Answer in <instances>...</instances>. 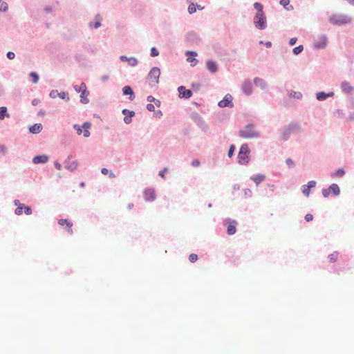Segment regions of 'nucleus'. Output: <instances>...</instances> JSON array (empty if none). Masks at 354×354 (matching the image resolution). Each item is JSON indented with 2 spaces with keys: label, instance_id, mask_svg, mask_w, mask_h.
<instances>
[{
  "label": "nucleus",
  "instance_id": "79ce46f5",
  "mask_svg": "<svg viewBox=\"0 0 354 354\" xmlns=\"http://www.w3.org/2000/svg\"><path fill=\"white\" fill-rule=\"evenodd\" d=\"M151 57H157L158 55V51L156 48L153 47L151 50Z\"/></svg>",
  "mask_w": 354,
  "mask_h": 354
},
{
  "label": "nucleus",
  "instance_id": "7ed1b4c3",
  "mask_svg": "<svg viewBox=\"0 0 354 354\" xmlns=\"http://www.w3.org/2000/svg\"><path fill=\"white\" fill-rule=\"evenodd\" d=\"M258 132L254 129L252 125L245 127L243 129L239 131V136L244 139H251L258 137Z\"/></svg>",
  "mask_w": 354,
  "mask_h": 354
},
{
  "label": "nucleus",
  "instance_id": "ea45409f",
  "mask_svg": "<svg viewBox=\"0 0 354 354\" xmlns=\"http://www.w3.org/2000/svg\"><path fill=\"white\" fill-rule=\"evenodd\" d=\"M302 46H298L292 50V52H294L295 55H299L302 51Z\"/></svg>",
  "mask_w": 354,
  "mask_h": 354
},
{
  "label": "nucleus",
  "instance_id": "a19ab883",
  "mask_svg": "<svg viewBox=\"0 0 354 354\" xmlns=\"http://www.w3.org/2000/svg\"><path fill=\"white\" fill-rule=\"evenodd\" d=\"M290 97H295L296 99H301V93L298 92L290 93Z\"/></svg>",
  "mask_w": 354,
  "mask_h": 354
},
{
  "label": "nucleus",
  "instance_id": "72a5a7b5",
  "mask_svg": "<svg viewBox=\"0 0 354 354\" xmlns=\"http://www.w3.org/2000/svg\"><path fill=\"white\" fill-rule=\"evenodd\" d=\"M30 77L32 78L33 84H37L39 82V75L36 73H35V72L30 73Z\"/></svg>",
  "mask_w": 354,
  "mask_h": 354
},
{
  "label": "nucleus",
  "instance_id": "8fccbe9b",
  "mask_svg": "<svg viewBox=\"0 0 354 354\" xmlns=\"http://www.w3.org/2000/svg\"><path fill=\"white\" fill-rule=\"evenodd\" d=\"M199 165H200V162H199V160H192V165L193 167H198V166H199Z\"/></svg>",
  "mask_w": 354,
  "mask_h": 354
},
{
  "label": "nucleus",
  "instance_id": "20e7f679",
  "mask_svg": "<svg viewBox=\"0 0 354 354\" xmlns=\"http://www.w3.org/2000/svg\"><path fill=\"white\" fill-rule=\"evenodd\" d=\"M254 26L259 30H264L267 27V21L265 13H256L254 17Z\"/></svg>",
  "mask_w": 354,
  "mask_h": 354
},
{
  "label": "nucleus",
  "instance_id": "2f4dec72",
  "mask_svg": "<svg viewBox=\"0 0 354 354\" xmlns=\"http://www.w3.org/2000/svg\"><path fill=\"white\" fill-rule=\"evenodd\" d=\"M82 93V94H80V102H82V103H83V104L88 103L89 100H88V98L87 97L88 96V94L83 95V93Z\"/></svg>",
  "mask_w": 354,
  "mask_h": 354
},
{
  "label": "nucleus",
  "instance_id": "6e6552de",
  "mask_svg": "<svg viewBox=\"0 0 354 354\" xmlns=\"http://www.w3.org/2000/svg\"><path fill=\"white\" fill-rule=\"evenodd\" d=\"M186 41L188 43H199L201 40L196 32L191 31L186 35Z\"/></svg>",
  "mask_w": 354,
  "mask_h": 354
},
{
  "label": "nucleus",
  "instance_id": "4d7b16f0",
  "mask_svg": "<svg viewBox=\"0 0 354 354\" xmlns=\"http://www.w3.org/2000/svg\"><path fill=\"white\" fill-rule=\"evenodd\" d=\"M14 204L15 205V206L17 207H19V206H23V205H25L24 204H22L21 203H20L19 201L18 200H15L14 201Z\"/></svg>",
  "mask_w": 354,
  "mask_h": 354
},
{
  "label": "nucleus",
  "instance_id": "603ef678",
  "mask_svg": "<svg viewBox=\"0 0 354 354\" xmlns=\"http://www.w3.org/2000/svg\"><path fill=\"white\" fill-rule=\"evenodd\" d=\"M345 174L343 169H339L337 171H336V176H342Z\"/></svg>",
  "mask_w": 354,
  "mask_h": 354
},
{
  "label": "nucleus",
  "instance_id": "0e129e2a",
  "mask_svg": "<svg viewBox=\"0 0 354 354\" xmlns=\"http://www.w3.org/2000/svg\"><path fill=\"white\" fill-rule=\"evenodd\" d=\"M196 6V9H198L200 10H202L204 9V7L203 6H201V5H198V4H195Z\"/></svg>",
  "mask_w": 354,
  "mask_h": 354
},
{
  "label": "nucleus",
  "instance_id": "ddd939ff",
  "mask_svg": "<svg viewBox=\"0 0 354 354\" xmlns=\"http://www.w3.org/2000/svg\"><path fill=\"white\" fill-rule=\"evenodd\" d=\"M48 161V156L46 155L36 156L32 158L33 164H45Z\"/></svg>",
  "mask_w": 354,
  "mask_h": 354
},
{
  "label": "nucleus",
  "instance_id": "c9c22d12",
  "mask_svg": "<svg viewBox=\"0 0 354 354\" xmlns=\"http://www.w3.org/2000/svg\"><path fill=\"white\" fill-rule=\"evenodd\" d=\"M189 261L192 263H195L196 261H198V255L194 253L189 254Z\"/></svg>",
  "mask_w": 354,
  "mask_h": 354
},
{
  "label": "nucleus",
  "instance_id": "3c124183",
  "mask_svg": "<svg viewBox=\"0 0 354 354\" xmlns=\"http://www.w3.org/2000/svg\"><path fill=\"white\" fill-rule=\"evenodd\" d=\"M167 168H164L162 171L158 173V175L161 176V178H165V174L167 172Z\"/></svg>",
  "mask_w": 354,
  "mask_h": 354
},
{
  "label": "nucleus",
  "instance_id": "774afa93",
  "mask_svg": "<svg viewBox=\"0 0 354 354\" xmlns=\"http://www.w3.org/2000/svg\"><path fill=\"white\" fill-rule=\"evenodd\" d=\"M305 219L308 222L309 221V214H307L306 216H305Z\"/></svg>",
  "mask_w": 354,
  "mask_h": 354
},
{
  "label": "nucleus",
  "instance_id": "f3484780",
  "mask_svg": "<svg viewBox=\"0 0 354 354\" xmlns=\"http://www.w3.org/2000/svg\"><path fill=\"white\" fill-rule=\"evenodd\" d=\"M120 60L122 62H127V64H129L130 66H136L137 64L136 58H133V57L127 58L124 56H122V57H120Z\"/></svg>",
  "mask_w": 354,
  "mask_h": 354
},
{
  "label": "nucleus",
  "instance_id": "c85d7f7f",
  "mask_svg": "<svg viewBox=\"0 0 354 354\" xmlns=\"http://www.w3.org/2000/svg\"><path fill=\"white\" fill-rule=\"evenodd\" d=\"M338 256H339V253L338 252H333L330 254L328 255V260L330 263H334L336 261L338 260Z\"/></svg>",
  "mask_w": 354,
  "mask_h": 354
},
{
  "label": "nucleus",
  "instance_id": "4c0bfd02",
  "mask_svg": "<svg viewBox=\"0 0 354 354\" xmlns=\"http://www.w3.org/2000/svg\"><path fill=\"white\" fill-rule=\"evenodd\" d=\"M25 205L17 207V209H15V214L17 215H21L23 213V209Z\"/></svg>",
  "mask_w": 354,
  "mask_h": 354
},
{
  "label": "nucleus",
  "instance_id": "0eeeda50",
  "mask_svg": "<svg viewBox=\"0 0 354 354\" xmlns=\"http://www.w3.org/2000/svg\"><path fill=\"white\" fill-rule=\"evenodd\" d=\"M91 127V124L88 122H85L83 123L82 127H80L78 124H74L73 128L76 130L77 135H81L83 133V136L86 138H88L90 136L89 129Z\"/></svg>",
  "mask_w": 354,
  "mask_h": 354
},
{
  "label": "nucleus",
  "instance_id": "f704fd0d",
  "mask_svg": "<svg viewBox=\"0 0 354 354\" xmlns=\"http://www.w3.org/2000/svg\"><path fill=\"white\" fill-rule=\"evenodd\" d=\"M6 114V106H1L0 107V120L4 119Z\"/></svg>",
  "mask_w": 354,
  "mask_h": 354
},
{
  "label": "nucleus",
  "instance_id": "e433bc0d",
  "mask_svg": "<svg viewBox=\"0 0 354 354\" xmlns=\"http://www.w3.org/2000/svg\"><path fill=\"white\" fill-rule=\"evenodd\" d=\"M101 172L104 175L109 174V176H110V177H111V178H114L115 177L114 174L112 173V172H109V170L107 169H106V168H102V170H101Z\"/></svg>",
  "mask_w": 354,
  "mask_h": 354
},
{
  "label": "nucleus",
  "instance_id": "49530a36",
  "mask_svg": "<svg viewBox=\"0 0 354 354\" xmlns=\"http://www.w3.org/2000/svg\"><path fill=\"white\" fill-rule=\"evenodd\" d=\"M330 193V189H323L322 192L324 197H328Z\"/></svg>",
  "mask_w": 354,
  "mask_h": 354
},
{
  "label": "nucleus",
  "instance_id": "a878e982",
  "mask_svg": "<svg viewBox=\"0 0 354 354\" xmlns=\"http://www.w3.org/2000/svg\"><path fill=\"white\" fill-rule=\"evenodd\" d=\"M332 95H333V93H328L326 94L325 93L320 92L317 93V100H324L327 97Z\"/></svg>",
  "mask_w": 354,
  "mask_h": 354
},
{
  "label": "nucleus",
  "instance_id": "a211bd4d",
  "mask_svg": "<svg viewBox=\"0 0 354 354\" xmlns=\"http://www.w3.org/2000/svg\"><path fill=\"white\" fill-rule=\"evenodd\" d=\"M29 130L33 134L39 133L42 130V125L41 124H35L30 127Z\"/></svg>",
  "mask_w": 354,
  "mask_h": 354
},
{
  "label": "nucleus",
  "instance_id": "6e6d98bb",
  "mask_svg": "<svg viewBox=\"0 0 354 354\" xmlns=\"http://www.w3.org/2000/svg\"><path fill=\"white\" fill-rule=\"evenodd\" d=\"M327 42V38L326 36H322V42L319 44H326Z\"/></svg>",
  "mask_w": 354,
  "mask_h": 354
},
{
  "label": "nucleus",
  "instance_id": "37998d69",
  "mask_svg": "<svg viewBox=\"0 0 354 354\" xmlns=\"http://www.w3.org/2000/svg\"><path fill=\"white\" fill-rule=\"evenodd\" d=\"M77 162H73V164H71L68 166H66V167L68 168V169H70L71 171H73L77 168Z\"/></svg>",
  "mask_w": 354,
  "mask_h": 354
},
{
  "label": "nucleus",
  "instance_id": "a18cd8bd",
  "mask_svg": "<svg viewBox=\"0 0 354 354\" xmlns=\"http://www.w3.org/2000/svg\"><path fill=\"white\" fill-rule=\"evenodd\" d=\"M234 151V145L230 146L229 151H228V156L230 158L232 156Z\"/></svg>",
  "mask_w": 354,
  "mask_h": 354
},
{
  "label": "nucleus",
  "instance_id": "58836bf2",
  "mask_svg": "<svg viewBox=\"0 0 354 354\" xmlns=\"http://www.w3.org/2000/svg\"><path fill=\"white\" fill-rule=\"evenodd\" d=\"M304 189H302V193H304V194H305V196H308V194H309V185H304Z\"/></svg>",
  "mask_w": 354,
  "mask_h": 354
},
{
  "label": "nucleus",
  "instance_id": "393cba45",
  "mask_svg": "<svg viewBox=\"0 0 354 354\" xmlns=\"http://www.w3.org/2000/svg\"><path fill=\"white\" fill-rule=\"evenodd\" d=\"M207 67L208 71H211V73H216L217 71V66L212 61H207Z\"/></svg>",
  "mask_w": 354,
  "mask_h": 354
},
{
  "label": "nucleus",
  "instance_id": "c756f323",
  "mask_svg": "<svg viewBox=\"0 0 354 354\" xmlns=\"http://www.w3.org/2000/svg\"><path fill=\"white\" fill-rule=\"evenodd\" d=\"M254 8L257 10V13H264L263 10V5L259 2H255L254 3Z\"/></svg>",
  "mask_w": 354,
  "mask_h": 354
},
{
  "label": "nucleus",
  "instance_id": "1a4fd4ad",
  "mask_svg": "<svg viewBox=\"0 0 354 354\" xmlns=\"http://www.w3.org/2000/svg\"><path fill=\"white\" fill-rule=\"evenodd\" d=\"M186 57L187 62L191 64L192 66H195L198 64V61L196 59V53L195 51H187Z\"/></svg>",
  "mask_w": 354,
  "mask_h": 354
},
{
  "label": "nucleus",
  "instance_id": "09e8293b",
  "mask_svg": "<svg viewBox=\"0 0 354 354\" xmlns=\"http://www.w3.org/2000/svg\"><path fill=\"white\" fill-rule=\"evenodd\" d=\"M146 107H147V110H149V111H151V112L154 111L155 107H154L153 104H148L147 106H146Z\"/></svg>",
  "mask_w": 354,
  "mask_h": 354
},
{
  "label": "nucleus",
  "instance_id": "423d86ee",
  "mask_svg": "<svg viewBox=\"0 0 354 354\" xmlns=\"http://www.w3.org/2000/svg\"><path fill=\"white\" fill-rule=\"evenodd\" d=\"M160 76V70L158 67L151 68L148 74L149 85L156 86L158 84V78Z\"/></svg>",
  "mask_w": 354,
  "mask_h": 354
},
{
  "label": "nucleus",
  "instance_id": "5fc2aeb1",
  "mask_svg": "<svg viewBox=\"0 0 354 354\" xmlns=\"http://www.w3.org/2000/svg\"><path fill=\"white\" fill-rule=\"evenodd\" d=\"M7 57L8 59H12L15 57V54L13 52H8L7 54Z\"/></svg>",
  "mask_w": 354,
  "mask_h": 354
},
{
  "label": "nucleus",
  "instance_id": "412c9836",
  "mask_svg": "<svg viewBox=\"0 0 354 354\" xmlns=\"http://www.w3.org/2000/svg\"><path fill=\"white\" fill-rule=\"evenodd\" d=\"M243 91L246 95H250L252 93V84L250 82H245L243 84Z\"/></svg>",
  "mask_w": 354,
  "mask_h": 354
},
{
  "label": "nucleus",
  "instance_id": "39448f33",
  "mask_svg": "<svg viewBox=\"0 0 354 354\" xmlns=\"http://www.w3.org/2000/svg\"><path fill=\"white\" fill-rule=\"evenodd\" d=\"M103 17L100 13H96L88 22V28L90 30H97L102 26Z\"/></svg>",
  "mask_w": 354,
  "mask_h": 354
},
{
  "label": "nucleus",
  "instance_id": "bb28decb",
  "mask_svg": "<svg viewBox=\"0 0 354 354\" xmlns=\"http://www.w3.org/2000/svg\"><path fill=\"white\" fill-rule=\"evenodd\" d=\"M342 88L346 93H349L352 91L351 85L348 82H343L342 84Z\"/></svg>",
  "mask_w": 354,
  "mask_h": 354
},
{
  "label": "nucleus",
  "instance_id": "052dcab7",
  "mask_svg": "<svg viewBox=\"0 0 354 354\" xmlns=\"http://www.w3.org/2000/svg\"><path fill=\"white\" fill-rule=\"evenodd\" d=\"M55 167L57 168V170H61L62 166L59 162H55Z\"/></svg>",
  "mask_w": 354,
  "mask_h": 354
},
{
  "label": "nucleus",
  "instance_id": "5701e85b",
  "mask_svg": "<svg viewBox=\"0 0 354 354\" xmlns=\"http://www.w3.org/2000/svg\"><path fill=\"white\" fill-rule=\"evenodd\" d=\"M326 189L330 190V193H332L333 194H334L335 196H337L339 194V188L338 185H337V184H333V185H330L328 189Z\"/></svg>",
  "mask_w": 354,
  "mask_h": 354
},
{
  "label": "nucleus",
  "instance_id": "f8f14e48",
  "mask_svg": "<svg viewBox=\"0 0 354 354\" xmlns=\"http://www.w3.org/2000/svg\"><path fill=\"white\" fill-rule=\"evenodd\" d=\"M179 97H185L187 99L189 98L192 95V92L190 90H187L186 88L183 86L178 87Z\"/></svg>",
  "mask_w": 354,
  "mask_h": 354
},
{
  "label": "nucleus",
  "instance_id": "9d476101",
  "mask_svg": "<svg viewBox=\"0 0 354 354\" xmlns=\"http://www.w3.org/2000/svg\"><path fill=\"white\" fill-rule=\"evenodd\" d=\"M218 105L221 107H232V97L230 95H227L223 97V100H221Z\"/></svg>",
  "mask_w": 354,
  "mask_h": 354
},
{
  "label": "nucleus",
  "instance_id": "864d4df0",
  "mask_svg": "<svg viewBox=\"0 0 354 354\" xmlns=\"http://www.w3.org/2000/svg\"><path fill=\"white\" fill-rule=\"evenodd\" d=\"M297 41V38L292 37L290 39L288 44H295Z\"/></svg>",
  "mask_w": 354,
  "mask_h": 354
},
{
  "label": "nucleus",
  "instance_id": "f03ea898",
  "mask_svg": "<svg viewBox=\"0 0 354 354\" xmlns=\"http://www.w3.org/2000/svg\"><path fill=\"white\" fill-rule=\"evenodd\" d=\"M250 150L246 144L242 145L239 151V163L241 165H247L250 161Z\"/></svg>",
  "mask_w": 354,
  "mask_h": 354
},
{
  "label": "nucleus",
  "instance_id": "4468645a",
  "mask_svg": "<svg viewBox=\"0 0 354 354\" xmlns=\"http://www.w3.org/2000/svg\"><path fill=\"white\" fill-rule=\"evenodd\" d=\"M58 224H59L61 226L66 225L67 227V232L70 233V234H73V223L66 218H61L59 221H58Z\"/></svg>",
  "mask_w": 354,
  "mask_h": 354
},
{
  "label": "nucleus",
  "instance_id": "de8ad7c7",
  "mask_svg": "<svg viewBox=\"0 0 354 354\" xmlns=\"http://www.w3.org/2000/svg\"><path fill=\"white\" fill-rule=\"evenodd\" d=\"M58 96H59L60 98L64 100V99H67L68 100V97H67V94L66 93H58Z\"/></svg>",
  "mask_w": 354,
  "mask_h": 354
},
{
  "label": "nucleus",
  "instance_id": "473e14b6",
  "mask_svg": "<svg viewBox=\"0 0 354 354\" xmlns=\"http://www.w3.org/2000/svg\"><path fill=\"white\" fill-rule=\"evenodd\" d=\"M8 10V5L6 2L2 1L0 5V12H6Z\"/></svg>",
  "mask_w": 354,
  "mask_h": 354
},
{
  "label": "nucleus",
  "instance_id": "7c9ffc66",
  "mask_svg": "<svg viewBox=\"0 0 354 354\" xmlns=\"http://www.w3.org/2000/svg\"><path fill=\"white\" fill-rule=\"evenodd\" d=\"M187 11L190 15L195 13L196 11V6L195 3H191L188 6Z\"/></svg>",
  "mask_w": 354,
  "mask_h": 354
},
{
  "label": "nucleus",
  "instance_id": "e2e57ef3",
  "mask_svg": "<svg viewBox=\"0 0 354 354\" xmlns=\"http://www.w3.org/2000/svg\"><path fill=\"white\" fill-rule=\"evenodd\" d=\"M346 2H347L348 4H350V5L353 6H354V0H346Z\"/></svg>",
  "mask_w": 354,
  "mask_h": 354
},
{
  "label": "nucleus",
  "instance_id": "b1692460",
  "mask_svg": "<svg viewBox=\"0 0 354 354\" xmlns=\"http://www.w3.org/2000/svg\"><path fill=\"white\" fill-rule=\"evenodd\" d=\"M265 179V176L261 174H257L256 176H252L251 180H252L257 185H258L260 183L263 182Z\"/></svg>",
  "mask_w": 354,
  "mask_h": 354
},
{
  "label": "nucleus",
  "instance_id": "69168bd1",
  "mask_svg": "<svg viewBox=\"0 0 354 354\" xmlns=\"http://www.w3.org/2000/svg\"><path fill=\"white\" fill-rule=\"evenodd\" d=\"M45 10H46V11L47 12H51V10H52L51 8H50V7L46 8V9H45Z\"/></svg>",
  "mask_w": 354,
  "mask_h": 354
},
{
  "label": "nucleus",
  "instance_id": "2eb2a0df",
  "mask_svg": "<svg viewBox=\"0 0 354 354\" xmlns=\"http://www.w3.org/2000/svg\"><path fill=\"white\" fill-rule=\"evenodd\" d=\"M236 225L235 221H229L228 225H227V234L234 235L236 233Z\"/></svg>",
  "mask_w": 354,
  "mask_h": 354
},
{
  "label": "nucleus",
  "instance_id": "338daca9",
  "mask_svg": "<svg viewBox=\"0 0 354 354\" xmlns=\"http://www.w3.org/2000/svg\"><path fill=\"white\" fill-rule=\"evenodd\" d=\"M251 193H252L251 190H250V189L245 190V194L251 195Z\"/></svg>",
  "mask_w": 354,
  "mask_h": 354
},
{
  "label": "nucleus",
  "instance_id": "bf43d9fd",
  "mask_svg": "<svg viewBox=\"0 0 354 354\" xmlns=\"http://www.w3.org/2000/svg\"><path fill=\"white\" fill-rule=\"evenodd\" d=\"M286 164H288L289 167H292L293 165L292 160L290 158L287 159Z\"/></svg>",
  "mask_w": 354,
  "mask_h": 354
},
{
  "label": "nucleus",
  "instance_id": "6ab92c4d",
  "mask_svg": "<svg viewBox=\"0 0 354 354\" xmlns=\"http://www.w3.org/2000/svg\"><path fill=\"white\" fill-rule=\"evenodd\" d=\"M123 95H129L130 100H133L134 97L133 92L132 88L129 86L123 87Z\"/></svg>",
  "mask_w": 354,
  "mask_h": 354
},
{
  "label": "nucleus",
  "instance_id": "9b49d317",
  "mask_svg": "<svg viewBox=\"0 0 354 354\" xmlns=\"http://www.w3.org/2000/svg\"><path fill=\"white\" fill-rule=\"evenodd\" d=\"M144 195L146 201H154L156 198L155 189L151 188L147 189L145 190Z\"/></svg>",
  "mask_w": 354,
  "mask_h": 354
},
{
  "label": "nucleus",
  "instance_id": "c03bdc74",
  "mask_svg": "<svg viewBox=\"0 0 354 354\" xmlns=\"http://www.w3.org/2000/svg\"><path fill=\"white\" fill-rule=\"evenodd\" d=\"M24 214L26 215H30L31 214V209L30 207H28L26 205V207H24Z\"/></svg>",
  "mask_w": 354,
  "mask_h": 354
},
{
  "label": "nucleus",
  "instance_id": "13d9d810",
  "mask_svg": "<svg viewBox=\"0 0 354 354\" xmlns=\"http://www.w3.org/2000/svg\"><path fill=\"white\" fill-rule=\"evenodd\" d=\"M0 152H1L2 154L5 155V154H6V147H3V146H0Z\"/></svg>",
  "mask_w": 354,
  "mask_h": 354
},
{
  "label": "nucleus",
  "instance_id": "cd10ccee",
  "mask_svg": "<svg viewBox=\"0 0 354 354\" xmlns=\"http://www.w3.org/2000/svg\"><path fill=\"white\" fill-rule=\"evenodd\" d=\"M254 84L257 86H259L261 88H264L266 86V83L264 82L263 79L255 77L254 78Z\"/></svg>",
  "mask_w": 354,
  "mask_h": 354
},
{
  "label": "nucleus",
  "instance_id": "4be33fe9",
  "mask_svg": "<svg viewBox=\"0 0 354 354\" xmlns=\"http://www.w3.org/2000/svg\"><path fill=\"white\" fill-rule=\"evenodd\" d=\"M279 3L287 11H291L293 10V6L292 5H290V0H281Z\"/></svg>",
  "mask_w": 354,
  "mask_h": 354
},
{
  "label": "nucleus",
  "instance_id": "aec40b11",
  "mask_svg": "<svg viewBox=\"0 0 354 354\" xmlns=\"http://www.w3.org/2000/svg\"><path fill=\"white\" fill-rule=\"evenodd\" d=\"M123 115H129V117H124V122H126V124H129L131 122V118L134 115V112L133 111H129V110L127 109H124L123 111Z\"/></svg>",
  "mask_w": 354,
  "mask_h": 354
},
{
  "label": "nucleus",
  "instance_id": "f257e3e1",
  "mask_svg": "<svg viewBox=\"0 0 354 354\" xmlns=\"http://www.w3.org/2000/svg\"><path fill=\"white\" fill-rule=\"evenodd\" d=\"M329 21L332 24L339 26L351 24L353 18L348 15L338 13L331 15Z\"/></svg>",
  "mask_w": 354,
  "mask_h": 354
},
{
  "label": "nucleus",
  "instance_id": "dca6fc26",
  "mask_svg": "<svg viewBox=\"0 0 354 354\" xmlns=\"http://www.w3.org/2000/svg\"><path fill=\"white\" fill-rule=\"evenodd\" d=\"M74 90L77 91V93H80L84 94H89L88 91L86 90V86L84 83L80 84V85L74 86Z\"/></svg>",
  "mask_w": 354,
  "mask_h": 354
},
{
  "label": "nucleus",
  "instance_id": "680f3d73",
  "mask_svg": "<svg viewBox=\"0 0 354 354\" xmlns=\"http://www.w3.org/2000/svg\"><path fill=\"white\" fill-rule=\"evenodd\" d=\"M147 100H148L149 102H153V101H154V97H153V96H149V97H147Z\"/></svg>",
  "mask_w": 354,
  "mask_h": 354
}]
</instances>
